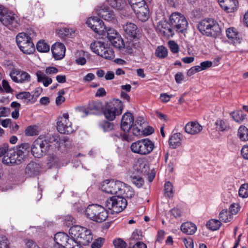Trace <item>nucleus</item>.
I'll return each instance as SVG.
<instances>
[{
    "instance_id": "29",
    "label": "nucleus",
    "mask_w": 248,
    "mask_h": 248,
    "mask_svg": "<svg viewBox=\"0 0 248 248\" xmlns=\"http://www.w3.org/2000/svg\"><path fill=\"white\" fill-rule=\"evenodd\" d=\"M40 165L35 162H31L27 165L25 172L29 176H33L38 174L40 171Z\"/></svg>"
},
{
    "instance_id": "41",
    "label": "nucleus",
    "mask_w": 248,
    "mask_h": 248,
    "mask_svg": "<svg viewBox=\"0 0 248 248\" xmlns=\"http://www.w3.org/2000/svg\"><path fill=\"white\" fill-rule=\"evenodd\" d=\"M221 223L217 219H212L209 220L206 223V226L212 231H216L220 228Z\"/></svg>"
},
{
    "instance_id": "16",
    "label": "nucleus",
    "mask_w": 248,
    "mask_h": 248,
    "mask_svg": "<svg viewBox=\"0 0 248 248\" xmlns=\"http://www.w3.org/2000/svg\"><path fill=\"white\" fill-rule=\"evenodd\" d=\"M133 123L134 117L132 114L130 112L125 113L121 119V129L124 132H129Z\"/></svg>"
},
{
    "instance_id": "7",
    "label": "nucleus",
    "mask_w": 248,
    "mask_h": 248,
    "mask_svg": "<svg viewBox=\"0 0 248 248\" xmlns=\"http://www.w3.org/2000/svg\"><path fill=\"white\" fill-rule=\"evenodd\" d=\"M123 109V102L119 99H113L107 103L103 113L107 120L113 121L116 116L122 114Z\"/></svg>"
},
{
    "instance_id": "54",
    "label": "nucleus",
    "mask_w": 248,
    "mask_h": 248,
    "mask_svg": "<svg viewBox=\"0 0 248 248\" xmlns=\"http://www.w3.org/2000/svg\"><path fill=\"white\" fill-rule=\"evenodd\" d=\"M132 182L138 187H140L142 186L144 181L140 176H135L131 179Z\"/></svg>"
},
{
    "instance_id": "13",
    "label": "nucleus",
    "mask_w": 248,
    "mask_h": 248,
    "mask_svg": "<svg viewBox=\"0 0 248 248\" xmlns=\"http://www.w3.org/2000/svg\"><path fill=\"white\" fill-rule=\"evenodd\" d=\"M86 24L95 32L100 34L105 33V31L106 30L104 22L97 17H90L86 21Z\"/></svg>"
},
{
    "instance_id": "21",
    "label": "nucleus",
    "mask_w": 248,
    "mask_h": 248,
    "mask_svg": "<svg viewBox=\"0 0 248 248\" xmlns=\"http://www.w3.org/2000/svg\"><path fill=\"white\" fill-rule=\"evenodd\" d=\"M202 129V126L198 122H189L185 127L186 133L191 135H196L199 133Z\"/></svg>"
},
{
    "instance_id": "43",
    "label": "nucleus",
    "mask_w": 248,
    "mask_h": 248,
    "mask_svg": "<svg viewBox=\"0 0 248 248\" xmlns=\"http://www.w3.org/2000/svg\"><path fill=\"white\" fill-rule=\"evenodd\" d=\"M76 223L75 218L71 215H67L64 217L63 218V225L70 228L71 227L75 226Z\"/></svg>"
},
{
    "instance_id": "19",
    "label": "nucleus",
    "mask_w": 248,
    "mask_h": 248,
    "mask_svg": "<svg viewBox=\"0 0 248 248\" xmlns=\"http://www.w3.org/2000/svg\"><path fill=\"white\" fill-rule=\"evenodd\" d=\"M64 241L65 243L63 248H83L76 238L70 237L67 233L63 232V242Z\"/></svg>"
},
{
    "instance_id": "3",
    "label": "nucleus",
    "mask_w": 248,
    "mask_h": 248,
    "mask_svg": "<svg viewBox=\"0 0 248 248\" xmlns=\"http://www.w3.org/2000/svg\"><path fill=\"white\" fill-rule=\"evenodd\" d=\"M70 236L76 238L80 246H87L93 239V235L91 230L80 225L71 227L69 230Z\"/></svg>"
},
{
    "instance_id": "53",
    "label": "nucleus",
    "mask_w": 248,
    "mask_h": 248,
    "mask_svg": "<svg viewBox=\"0 0 248 248\" xmlns=\"http://www.w3.org/2000/svg\"><path fill=\"white\" fill-rule=\"evenodd\" d=\"M131 129L134 136H138L143 133V127L137 125V124H133Z\"/></svg>"
},
{
    "instance_id": "25",
    "label": "nucleus",
    "mask_w": 248,
    "mask_h": 248,
    "mask_svg": "<svg viewBox=\"0 0 248 248\" xmlns=\"http://www.w3.org/2000/svg\"><path fill=\"white\" fill-rule=\"evenodd\" d=\"M182 135L180 133H176L173 134L169 139V143L172 149H176L181 145Z\"/></svg>"
},
{
    "instance_id": "63",
    "label": "nucleus",
    "mask_w": 248,
    "mask_h": 248,
    "mask_svg": "<svg viewBox=\"0 0 248 248\" xmlns=\"http://www.w3.org/2000/svg\"><path fill=\"white\" fill-rule=\"evenodd\" d=\"M113 244L115 248H126L127 246L126 242L121 238L114 240Z\"/></svg>"
},
{
    "instance_id": "9",
    "label": "nucleus",
    "mask_w": 248,
    "mask_h": 248,
    "mask_svg": "<svg viewBox=\"0 0 248 248\" xmlns=\"http://www.w3.org/2000/svg\"><path fill=\"white\" fill-rule=\"evenodd\" d=\"M124 187V183L120 181L114 180H105L100 185L102 191L110 194L120 196L123 193V188Z\"/></svg>"
},
{
    "instance_id": "22",
    "label": "nucleus",
    "mask_w": 248,
    "mask_h": 248,
    "mask_svg": "<svg viewBox=\"0 0 248 248\" xmlns=\"http://www.w3.org/2000/svg\"><path fill=\"white\" fill-rule=\"evenodd\" d=\"M125 51L128 54H132L136 52L137 49L140 47L139 42L136 39H132L126 43V45L123 46Z\"/></svg>"
},
{
    "instance_id": "34",
    "label": "nucleus",
    "mask_w": 248,
    "mask_h": 248,
    "mask_svg": "<svg viewBox=\"0 0 248 248\" xmlns=\"http://www.w3.org/2000/svg\"><path fill=\"white\" fill-rule=\"evenodd\" d=\"M237 135L242 141L248 140V128L244 125L240 126L238 130Z\"/></svg>"
},
{
    "instance_id": "4",
    "label": "nucleus",
    "mask_w": 248,
    "mask_h": 248,
    "mask_svg": "<svg viewBox=\"0 0 248 248\" xmlns=\"http://www.w3.org/2000/svg\"><path fill=\"white\" fill-rule=\"evenodd\" d=\"M199 31L207 36L216 38L221 34V28L217 22L213 18H205L198 25Z\"/></svg>"
},
{
    "instance_id": "20",
    "label": "nucleus",
    "mask_w": 248,
    "mask_h": 248,
    "mask_svg": "<svg viewBox=\"0 0 248 248\" xmlns=\"http://www.w3.org/2000/svg\"><path fill=\"white\" fill-rule=\"evenodd\" d=\"M123 29L126 37L130 40L136 38L137 27L135 24L127 23L123 26Z\"/></svg>"
},
{
    "instance_id": "33",
    "label": "nucleus",
    "mask_w": 248,
    "mask_h": 248,
    "mask_svg": "<svg viewBox=\"0 0 248 248\" xmlns=\"http://www.w3.org/2000/svg\"><path fill=\"white\" fill-rule=\"evenodd\" d=\"M100 56L105 59L112 60L115 56L114 52L111 48L107 47L106 46L102 51Z\"/></svg>"
},
{
    "instance_id": "35",
    "label": "nucleus",
    "mask_w": 248,
    "mask_h": 248,
    "mask_svg": "<svg viewBox=\"0 0 248 248\" xmlns=\"http://www.w3.org/2000/svg\"><path fill=\"white\" fill-rule=\"evenodd\" d=\"M123 192L120 196L125 199L126 198L131 199L134 196L135 192L133 188L130 186H127L125 183L124 187L123 188Z\"/></svg>"
},
{
    "instance_id": "11",
    "label": "nucleus",
    "mask_w": 248,
    "mask_h": 248,
    "mask_svg": "<svg viewBox=\"0 0 248 248\" xmlns=\"http://www.w3.org/2000/svg\"><path fill=\"white\" fill-rule=\"evenodd\" d=\"M170 26L176 32H183L186 29L187 21L183 15L178 12L173 13L170 16Z\"/></svg>"
},
{
    "instance_id": "51",
    "label": "nucleus",
    "mask_w": 248,
    "mask_h": 248,
    "mask_svg": "<svg viewBox=\"0 0 248 248\" xmlns=\"http://www.w3.org/2000/svg\"><path fill=\"white\" fill-rule=\"evenodd\" d=\"M76 36L75 31L72 29L64 28L63 31V40L66 38H73Z\"/></svg>"
},
{
    "instance_id": "38",
    "label": "nucleus",
    "mask_w": 248,
    "mask_h": 248,
    "mask_svg": "<svg viewBox=\"0 0 248 248\" xmlns=\"http://www.w3.org/2000/svg\"><path fill=\"white\" fill-rule=\"evenodd\" d=\"M215 124L217 129L220 131H228L230 128L227 122L223 120L218 119Z\"/></svg>"
},
{
    "instance_id": "47",
    "label": "nucleus",
    "mask_w": 248,
    "mask_h": 248,
    "mask_svg": "<svg viewBox=\"0 0 248 248\" xmlns=\"http://www.w3.org/2000/svg\"><path fill=\"white\" fill-rule=\"evenodd\" d=\"M165 195L169 198L172 197L173 186L171 183L168 181L164 185Z\"/></svg>"
},
{
    "instance_id": "59",
    "label": "nucleus",
    "mask_w": 248,
    "mask_h": 248,
    "mask_svg": "<svg viewBox=\"0 0 248 248\" xmlns=\"http://www.w3.org/2000/svg\"><path fill=\"white\" fill-rule=\"evenodd\" d=\"M76 111L78 112H80L82 114L81 116L82 117H86L87 116L90 115V112H89V109L87 107L80 106L78 107L75 108Z\"/></svg>"
},
{
    "instance_id": "31",
    "label": "nucleus",
    "mask_w": 248,
    "mask_h": 248,
    "mask_svg": "<svg viewBox=\"0 0 248 248\" xmlns=\"http://www.w3.org/2000/svg\"><path fill=\"white\" fill-rule=\"evenodd\" d=\"M106 46L107 45L104 42L94 41L91 44L90 48L94 53L100 56Z\"/></svg>"
},
{
    "instance_id": "36",
    "label": "nucleus",
    "mask_w": 248,
    "mask_h": 248,
    "mask_svg": "<svg viewBox=\"0 0 248 248\" xmlns=\"http://www.w3.org/2000/svg\"><path fill=\"white\" fill-rule=\"evenodd\" d=\"M111 7L118 9L123 8L126 4V0H107Z\"/></svg>"
},
{
    "instance_id": "64",
    "label": "nucleus",
    "mask_w": 248,
    "mask_h": 248,
    "mask_svg": "<svg viewBox=\"0 0 248 248\" xmlns=\"http://www.w3.org/2000/svg\"><path fill=\"white\" fill-rule=\"evenodd\" d=\"M48 164H49L50 166L57 165L58 162H59V159L56 155H49L48 157Z\"/></svg>"
},
{
    "instance_id": "37",
    "label": "nucleus",
    "mask_w": 248,
    "mask_h": 248,
    "mask_svg": "<svg viewBox=\"0 0 248 248\" xmlns=\"http://www.w3.org/2000/svg\"><path fill=\"white\" fill-rule=\"evenodd\" d=\"M33 95L29 92H21L17 94L16 98L21 100L23 102L28 103L33 98Z\"/></svg>"
},
{
    "instance_id": "60",
    "label": "nucleus",
    "mask_w": 248,
    "mask_h": 248,
    "mask_svg": "<svg viewBox=\"0 0 248 248\" xmlns=\"http://www.w3.org/2000/svg\"><path fill=\"white\" fill-rule=\"evenodd\" d=\"M106 32L107 33V36L108 40L113 38L114 37L120 35L116 31L112 28H109L108 30L106 29V30L105 31V33ZM104 34H105V33Z\"/></svg>"
},
{
    "instance_id": "30",
    "label": "nucleus",
    "mask_w": 248,
    "mask_h": 248,
    "mask_svg": "<svg viewBox=\"0 0 248 248\" xmlns=\"http://www.w3.org/2000/svg\"><path fill=\"white\" fill-rule=\"evenodd\" d=\"M51 51L54 58L56 60L62 59V43L56 42L51 47Z\"/></svg>"
},
{
    "instance_id": "15",
    "label": "nucleus",
    "mask_w": 248,
    "mask_h": 248,
    "mask_svg": "<svg viewBox=\"0 0 248 248\" xmlns=\"http://www.w3.org/2000/svg\"><path fill=\"white\" fill-rule=\"evenodd\" d=\"M10 76L13 80L16 83H23L30 80V75L23 71L14 69L10 73Z\"/></svg>"
},
{
    "instance_id": "24",
    "label": "nucleus",
    "mask_w": 248,
    "mask_h": 248,
    "mask_svg": "<svg viewBox=\"0 0 248 248\" xmlns=\"http://www.w3.org/2000/svg\"><path fill=\"white\" fill-rule=\"evenodd\" d=\"M226 32L227 37L231 39L234 44H240L241 43V39L236 29L229 28L226 30Z\"/></svg>"
},
{
    "instance_id": "62",
    "label": "nucleus",
    "mask_w": 248,
    "mask_h": 248,
    "mask_svg": "<svg viewBox=\"0 0 248 248\" xmlns=\"http://www.w3.org/2000/svg\"><path fill=\"white\" fill-rule=\"evenodd\" d=\"M9 151L8 144L7 143L3 144L0 147V157L2 155H4L3 158L5 156L8 157V153Z\"/></svg>"
},
{
    "instance_id": "49",
    "label": "nucleus",
    "mask_w": 248,
    "mask_h": 248,
    "mask_svg": "<svg viewBox=\"0 0 248 248\" xmlns=\"http://www.w3.org/2000/svg\"><path fill=\"white\" fill-rule=\"evenodd\" d=\"M146 0H128L132 9H137L140 6H144L146 3Z\"/></svg>"
},
{
    "instance_id": "28",
    "label": "nucleus",
    "mask_w": 248,
    "mask_h": 248,
    "mask_svg": "<svg viewBox=\"0 0 248 248\" xmlns=\"http://www.w3.org/2000/svg\"><path fill=\"white\" fill-rule=\"evenodd\" d=\"M181 231L188 235H192L197 231L196 226L190 222L183 223L181 226Z\"/></svg>"
},
{
    "instance_id": "8",
    "label": "nucleus",
    "mask_w": 248,
    "mask_h": 248,
    "mask_svg": "<svg viewBox=\"0 0 248 248\" xmlns=\"http://www.w3.org/2000/svg\"><path fill=\"white\" fill-rule=\"evenodd\" d=\"M31 34L28 35L26 33H19L16 37V42L20 50L26 54L33 53L35 49L31 40Z\"/></svg>"
},
{
    "instance_id": "46",
    "label": "nucleus",
    "mask_w": 248,
    "mask_h": 248,
    "mask_svg": "<svg viewBox=\"0 0 248 248\" xmlns=\"http://www.w3.org/2000/svg\"><path fill=\"white\" fill-rule=\"evenodd\" d=\"M112 45L116 48H121L123 47V40L121 38L120 35L114 37L113 38L109 39Z\"/></svg>"
},
{
    "instance_id": "2",
    "label": "nucleus",
    "mask_w": 248,
    "mask_h": 248,
    "mask_svg": "<svg viewBox=\"0 0 248 248\" xmlns=\"http://www.w3.org/2000/svg\"><path fill=\"white\" fill-rule=\"evenodd\" d=\"M52 142H56L58 145L60 144L58 137L53 135L46 137L44 140L40 139L36 140L31 146V152L32 155L35 157H41L44 154L48 151L50 146L49 143Z\"/></svg>"
},
{
    "instance_id": "57",
    "label": "nucleus",
    "mask_w": 248,
    "mask_h": 248,
    "mask_svg": "<svg viewBox=\"0 0 248 248\" xmlns=\"http://www.w3.org/2000/svg\"><path fill=\"white\" fill-rule=\"evenodd\" d=\"M105 241V239L99 237L95 239L91 245L92 248H101Z\"/></svg>"
},
{
    "instance_id": "61",
    "label": "nucleus",
    "mask_w": 248,
    "mask_h": 248,
    "mask_svg": "<svg viewBox=\"0 0 248 248\" xmlns=\"http://www.w3.org/2000/svg\"><path fill=\"white\" fill-rule=\"evenodd\" d=\"M128 132H125L124 134L121 133H117L116 134H112L111 136L112 137H117L120 139H122L123 141H129V137Z\"/></svg>"
},
{
    "instance_id": "17",
    "label": "nucleus",
    "mask_w": 248,
    "mask_h": 248,
    "mask_svg": "<svg viewBox=\"0 0 248 248\" xmlns=\"http://www.w3.org/2000/svg\"><path fill=\"white\" fill-rule=\"evenodd\" d=\"M137 18L142 22L146 21L149 18V10L145 3L144 6H140L137 9H133Z\"/></svg>"
},
{
    "instance_id": "6",
    "label": "nucleus",
    "mask_w": 248,
    "mask_h": 248,
    "mask_svg": "<svg viewBox=\"0 0 248 248\" xmlns=\"http://www.w3.org/2000/svg\"><path fill=\"white\" fill-rule=\"evenodd\" d=\"M155 148L154 142L149 138H144L133 142L130 146L131 151L141 155H146Z\"/></svg>"
},
{
    "instance_id": "55",
    "label": "nucleus",
    "mask_w": 248,
    "mask_h": 248,
    "mask_svg": "<svg viewBox=\"0 0 248 248\" xmlns=\"http://www.w3.org/2000/svg\"><path fill=\"white\" fill-rule=\"evenodd\" d=\"M142 235L140 231L135 230L132 233L130 239L131 241H140L142 240Z\"/></svg>"
},
{
    "instance_id": "50",
    "label": "nucleus",
    "mask_w": 248,
    "mask_h": 248,
    "mask_svg": "<svg viewBox=\"0 0 248 248\" xmlns=\"http://www.w3.org/2000/svg\"><path fill=\"white\" fill-rule=\"evenodd\" d=\"M55 244L53 248H62L61 242L62 241V232H58L55 234L54 237Z\"/></svg>"
},
{
    "instance_id": "40",
    "label": "nucleus",
    "mask_w": 248,
    "mask_h": 248,
    "mask_svg": "<svg viewBox=\"0 0 248 248\" xmlns=\"http://www.w3.org/2000/svg\"><path fill=\"white\" fill-rule=\"evenodd\" d=\"M231 115L234 121L239 123H242L246 119L247 116L242 111H234L231 113Z\"/></svg>"
},
{
    "instance_id": "42",
    "label": "nucleus",
    "mask_w": 248,
    "mask_h": 248,
    "mask_svg": "<svg viewBox=\"0 0 248 248\" xmlns=\"http://www.w3.org/2000/svg\"><path fill=\"white\" fill-rule=\"evenodd\" d=\"M39 133L38 127L35 125L28 126L25 130V134L28 136L38 135Z\"/></svg>"
},
{
    "instance_id": "27",
    "label": "nucleus",
    "mask_w": 248,
    "mask_h": 248,
    "mask_svg": "<svg viewBox=\"0 0 248 248\" xmlns=\"http://www.w3.org/2000/svg\"><path fill=\"white\" fill-rule=\"evenodd\" d=\"M63 134L70 135L72 134L74 130L72 126V123L69 121V115L67 113H63Z\"/></svg>"
},
{
    "instance_id": "52",
    "label": "nucleus",
    "mask_w": 248,
    "mask_h": 248,
    "mask_svg": "<svg viewBox=\"0 0 248 248\" xmlns=\"http://www.w3.org/2000/svg\"><path fill=\"white\" fill-rule=\"evenodd\" d=\"M100 127L105 132L109 131L114 129L113 123L108 121H104L100 124Z\"/></svg>"
},
{
    "instance_id": "26",
    "label": "nucleus",
    "mask_w": 248,
    "mask_h": 248,
    "mask_svg": "<svg viewBox=\"0 0 248 248\" xmlns=\"http://www.w3.org/2000/svg\"><path fill=\"white\" fill-rule=\"evenodd\" d=\"M88 108L90 114H98L103 109L101 102L98 101H92L88 105Z\"/></svg>"
},
{
    "instance_id": "48",
    "label": "nucleus",
    "mask_w": 248,
    "mask_h": 248,
    "mask_svg": "<svg viewBox=\"0 0 248 248\" xmlns=\"http://www.w3.org/2000/svg\"><path fill=\"white\" fill-rule=\"evenodd\" d=\"M239 196L243 198L248 197V184L242 185L239 189Z\"/></svg>"
},
{
    "instance_id": "12",
    "label": "nucleus",
    "mask_w": 248,
    "mask_h": 248,
    "mask_svg": "<svg viewBox=\"0 0 248 248\" xmlns=\"http://www.w3.org/2000/svg\"><path fill=\"white\" fill-rule=\"evenodd\" d=\"M0 21L10 30H14L19 25V19L12 13H9L0 6Z\"/></svg>"
},
{
    "instance_id": "32",
    "label": "nucleus",
    "mask_w": 248,
    "mask_h": 248,
    "mask_svg": "<svg viewBox=\"0 0 248 248\" xmlns=\"http://www.w3.org/2000/svg\"><path fill=\"white\" fill-rule=\"evenodd\" d=\"M36 76L37 77L38 82H42L44 86L45 87H47L52 82V80L51 78L47 77L46 75L41 71H38L36 72Z\"/></svg>"
},
{
    "instance_id": "10",
    "label": "nucleus",
    "mask_w": 248,
    "mask_h": 248,
    "mask_svg": "<svg viewBox=\"0 0 248 248\" xmlns=\"http://www.w3.org/2000/svg\"><path fill=\"white\" fill-rule=\"evenodd\" d=\"M127 205V200L120 196L112 197L105 202V207L112 214H118L123 211Z\"/></svg>"
},
{
    "instance_id": "58",
    "label": "nucleus",
    "mask_w": 248,
    "mask_h": 248,
    "mask_svg": "<svg viewBox=\"0 0 248 248\" xmlns=\"http://www.w3.org/2000/svg\"><path fill=\"white\" fill-rule=\"evenodd\" d=\"M0 248H11L9 241L5 236L0 237Z\"/></svg>"
},
{
    "instance_id": "1",
    "label": "nucleus",
    "mask_w": 248,
    "mask_h": 248,
    "mask_svg": "<svg viewBox=\"0 0 248 248\" xmlns=\"http://www.w3.org/2000/svg\"><path fill=\"white\" fill-rule=\"evenodd\" d=\"M31 148L28 143H23L16 148L10 149L8 153V157L2 158V162L6 164H18L28 155Z\"/></svg>"
},
{
    "instance_id": "39",
    "label": "nucleus",
    "mask_w": 248,
    "mask_h": 248,
    "mask_svg": "<svg viewBox=\"0 0 248 248\" xmlns=\"http://www.w3.org/2000/svg\"><path fill=\"white\" fill-rule=\"evenodd\" d=\"M155 54L160 59H164L168 56V50L163 46H158L155 50Z\"/></svg>"
},
{
    "instance_id": "14",
    "label": "nucleus",
    "mask_w": 248,
    "mask_h": 248,
    "mask_svg": "<svg viewBox=\"0 0 248 248\" xmlns=\"http://www.w3.org/2000/svg\"><path fill=\"white\" fill-rule=\"evenodd\" d=\"M156 30L162 36L168 38L172 37L175 31L171 27L170 24L166 21H161L157 26Z\"/></svg>"
},
{
    "instance_id": "23",
    "label": "nucleus",
    "mask_w": 248,
    "mask_h": 248,
    "mask_svg": "<svg viewBox=\"0 0 248 248\" xmlns=\"http://www.w3.org/2000/svg\"><path fill=\"white\" fill-rule=\"evenodd\" d=\"M97 15L104 20L113 21L115 20V15L111 10L108 8H100L97 10Z\"/></svg>"
},
{
    "instance_id": "45",
    "label": "nucleus",
    "mask_w": 248,
    "mask_h": 248,
    "mask_svg": "<svg viewBox=\"0 0 248 248\" xmlns=\"http://www.w3.org/2000/svg\"><path fill=\"white\" fill-rule=\"evenodd\" d=\"M37 50L40 52H47L49 50V46L44 40L39 41L36 45Z\"/></svg>"
},
{
    "instance_id": "44",
    "label": "nucleus",
    "mask_w": 248,
    "mask_h": 248,
    "mask_svg": "<svg viewBox=\"0 0 248 248\" xmlns=\"http://www.w3.org/2000/svg\"><path fill=\"white\" fill-rule=\"evenodd\" d=\"M219 218L221 221L226 223L231 220L232 217L227 209H223L219 213Z\"/></svg>"
},
{
    "instance_id": "5",
    "label": "nucleus",
    "mask_w": 248,
    "mask_h": 248,
    "mask_svg": "<svg viewBox=\"0 0 248 248\" xmlns=\"http://www.w3.org/2000/svg\"><path fill=\"white\" fill-rule=\"evenodd\" d=\"M87 217L98 223L105 221L108 217V212L102 206L97 204L89 205L85 210Z\"/></svg>"
},
{
    "instance_id": "18",
    "label": "nucleus",
    "mask_w": 248,
    "mask_h": 248,
    "mask_svg": "<svg viewBox=\"0 0 248 248\" xmlns=\"http://www.w3.org/2000/svg\"><path fill=\"white\" fill-rule=\"evenodd\" d=\"M222 8L227 13L233 12L238 4L237 0H218Z\"/></svg>"
},
{
    "instance_id": "56",
    "label": "nucleus",
    "mask_w": 248,
    "mask_h": 248,
    "mask_svg": "<svg viewBox=\"0 0 248 248\" xmlns=\"http://www.w3.org/2000/svg\"><path fill=\"white\" fill-rule=\"evenodd\" d=\"M168 46L170 51L173 53H177L179 51V46L174 41H170L168 42Z\"/></svg>"
}]
</instances>
